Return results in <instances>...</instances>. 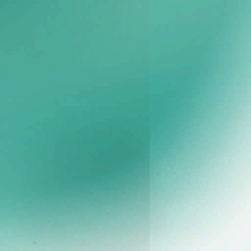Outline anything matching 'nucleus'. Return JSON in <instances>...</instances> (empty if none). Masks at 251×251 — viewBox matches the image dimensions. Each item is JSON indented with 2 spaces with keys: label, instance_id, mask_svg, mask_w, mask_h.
I'll return each instance as SVG.
<instances>
[{
  "label": "nucleus",
  "instance_id": "nucleus-2",
  "mask_svg": "<svg viewBox=\"0 0 251 251\" xmlns=\"http://www.w3.org/2000/svg\"><path fill=\"white\" fill-rule=\"evenodd\" d=\"M159 124V119L158 118V125ZM159 133H158V148H157V150H158V161H159Z\"/></svg>",
  "mask_w": 251,
  "mask_h": 251
},
{
  "label": "nucleus",
  "instance_id": "nucleus-3",
  "mask_svg": "<svg viewBox=\"0 0 251 251\" xmlns=\"http://www.w3.org/2000/svg\"><path fill=\"white\" fill-rule=\"evenodd\" d=\"M168 122L167 121V120L165 119V121H164V124L165 125H168Z\"/></svg>",
  "mask_w": 251,
  "mask_h": 251
},
{
  "label": "nucleus",
  "instance_id": "nucleus-1",
  "mask_svg": "<svg viewBox=\"0 0 251 251\" xmlns=\"http://www.w3.org/2000/svg\"><path fill=\"white\" fill-rule=\"evenodd\" d=\"M153 129L154 133L155 134V131L157 129V91H156V78L155 73L154 72V93H153ZM155 140V135H154V140Z\"/></svg>",
  "mask_w": 251,
  "mask_h": 251
}]
</instances>
